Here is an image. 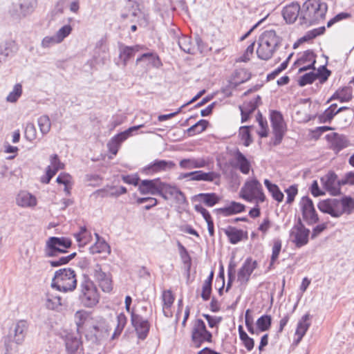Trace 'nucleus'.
<instances>
[{
    "label": "nucleus",
    "mask_w": 354,
    "mask_h": 354,
    "mask_svg": "<svg viewBox=\"0 0 354 354\" xmlns=\"http://www.w3.org/2000/svg\"><path fill=\"white\" fill-rule=\"evenodd\" d=\"M142 47L140 45L128 46L123 44H119V57L124 66H127L128 61L134 57L135 54L140 51Z\"/></svg>",
    "instance_id": "nucleus-21"
},
{
    "label": "nucleus",
    "mask_w": 354,
    "mask_h": 354,
    "mask_svg": "<svg viewBox=\"0 0 354 354\" xmlns=\"http://www.w3.org/2000/svg\"><path fill=\"white\" fill-rule=\"evenodd\" d=\"M239 135L241 140L244 141L243 145L245 147L249 146L252 143V140L250 136V127L243 126L240 127Z\"/></svg>",
    "instance_id": "nucleus-52"
},
{
    "label": "nucleus",
    "mask_w": 354,
    "mask_h": 354,
    "mask_svg": "<svg viewBox=\"0 0 354 354\" xmlns=\"http://www.w3.org/2000/svg\"><path fill=\"white\" fill-rule=\"evenodd\" d=\"M265 186L268 189L269 192L271 193L272 196L274 200H276L277 202L280 203L282 202L284 198L283 194L281 192L279 187L275 185L272 184L269 180L266 179L264 180Z\"/></svg>",
    "instance_id": "nucleus-39"
},
{
    "label": "nucleus",
    "mask_w": 354,
    "mask_h": 354,
    "mask_svg": "<svg viewBox=\"0 0 354 354\" xmlns=\"http://www.w3.org/2000/svg\"><path fill=\"white\" fill-rule=\"evenodd\" d=\"M285 192L287 194L286 203L291 204L294 200L295 196L298 193V187L297 185H292L289 187L285 189Z\"/></svg>",
    "instance_id": "nucleus-56"
},
{
    "label": "nucleus",
    "mask_w": 354,
    "mask_h": 354,
    "mask_svg": "<svg viewBox=\"0 0 354 354\" xmlns=\"http://www.w3.org/2000/svg\"><path fill=\"white\" fill-rule=\"evenodd\" d=\"M77 285L75 273L71 268H62L57 270L52 281V288L66 292L73 290Z\"/></svg>",
    "instance_id": "nucleus-4"
},
{
    "label": "nucleus",
    "mask_w": 354,
    "mask_h": 354,
    "mask_svg": "<svg viewBox=\"0 0 354 354\" xmlns=\"http://www.w3.org/2000/svg\"><path fill=\"white\" fill-rule=\"evenodd\" d=\"M127 7L129 8V13L122 14V18L126 19L129 17H133L138 19L140 17V15L142 14V10L140 9L139 5L136 1L128 0Z\"/></svg>",
    "instance_id": "nucleus-40"
},
{
    "label": "nucleus",
    "mask_w": 354,
    "mask_h": 354,
    "mask_svg": "<svg viewBox=\"0 0 354 354\" xmlns=\"http://www.w3.org/2000/svg\"><path fill=\"white\" fill-rule=\"evenodd\" d=\"M325 30H326V28L324 26L314 29L312 31L309 32L307 35H305L304 37L301 38L300 40L301 41H307L308 39H313L318 35L324 34Z\"/></svg>",
    "instance_id": "nucleus-60"
},
{
    "label": "nucleus",
    "mask_w": 354,
    "mask_h": 354,
    "mask_svg": "<svg viewBox=\"0 0 354 354\" xmlns=\"http://www.w3.org/2000/svg\"><path fill=\"white\" fill-rule=\"evenodd\" d=\"M61 300L62 298L59 296L48 293L46 306L48 309L54 310L62 305Z\"/></svg>",
    "instance_id": "nucleus-48"
},
{
    "label": "nucleus",
    "mask_w": 354,
    "mask_h": 354,
    "mask_svg": "<svg viewBox=\"0 0 354 354\" xmlns=\"http://www.w3.org/2000/svg\"><path fill=\"white\" fill-rule=\"evenodd\" d=\"M144 59L148 60L149 63L155 67H159L161 65V62L159 59V57L156 53H147L142 54L140 57L137 58L136 64H138L139 62Z\"/></svg>",
    "instance_id": "nucleus-43"
},
{
    "label": "nucleus",
    "mask_w": 354,
    "mask_h": 354,
    "mask_svg": "<svg viewBox=\"0 0 354 354\" xmlns=\"http://www.w3.org/2000/svg\"><path fill=\"white\" fill-rule=\"evenodd\" d=\"M225 234L232 244H236L243 239V232L235 227H229L225 230Z\"/></svg>",
    "instance_id": "nucleus-37"
},
{
    "label": "nucleus",
    "mask_w": 354,
    "mask_h": 354,
    "mask_svg": "<svg viewBox=\"0 0 354 354\" xmlns=\"http://www.w3.org/2000/svg\"><path fill=\"white\" fill-rule=\"evenodd\" d=\"M208 124V122L205 120H201L195 124L192 125L187 129L189 136H194L197 133H202L204 131Z\"/></svg>",
    "instance_id": "nucleus-46"
},
{
    "label": "nucleus",
    "mask_w": 354,
    "mask_h": 354,
    "mask_svg": "<svg viewBox=\"0 0 354 354\" xmlns=\"http://www.w3.org/2000/svg\"><path fill=\"white\" fill-rule=\"evenodd\" d=\"M234 158L236 160V166L239 168L240 171L243 174H248L251 165L245 155L237 149L234 153Z\"/></svg>",
    "instance_id": "nucleus-27"
},
{
    "label": "nucleus",
    "mask_w": 354,
    "mask_h": 354,
    "mask_svg": "<svg viewBox=\"0 0 354 354\" xmlns=\"http://www.w3.org/2000/svg\"><path fill=\"white\" fill-rule=\"evenodd\" d=\"M257 120L261 129L258 131V134L261 138L267 137L268 133L267 120L263 118L262 114L259 111L257 115Z\"/></svg>",
    "instance_id": "nucleus-49"
},
{
    "label": "nucleus",
    "mask_w": 354,
    "mask_h": 354,
    "mask_svg": "<svg viewBox=\"0 0 354 354\" xmlns=\"http://www.w3.org/2000/svg\"><path fill=\"white\" fill-rule=\"evenodd\" d=\"M27 330L28 324L26 321L19 320L17 322L14 329L10 330L8 337L5 338L4 344L7 352L12 349L9 344L10 341L15 342L17 344H20L24 342Z\"/></svg>",
    "instance_id": "nucleus-9"
},
{
    "label": "nucleus",
    "mask_w": 354,
    "mask_h": 354,
    "mask_svg": "<svg viewBox=\"0 0 354 354\" xmlns=\"http://www.w3.org/2000/svg\"><path fill=\"white\" fill-rule=\"evenodd\" d=\"M84 278H86V275L84 274ZM82 294L80 295V299H82V302L84 304L85 306H88V296H87V293L88 292V281L85 279L84 281L82 283Z\"/></svg>",
    "instance_id": "nucleus-55"
},
{
    "label": "nucleus",
    "mask_w": 354,
    "mask_h": 354,
    "mask_svg": "<svg viewBox=\"0 0 354 354\" xmlns=\"http://www.w3.org/2000/svg\"><path fill=\"white\" fill-rule=\"evenodd\" d=\"M90 333H93L92 337H90V339H93V337L95 339V342L97 344L100 343V342L107 336V327L105 324V322L103 319L99 322L97 325H93L92 327V330H90Z\"/></svg>",
    "instance_id": "nucleus-25"
},
{
    "label": "nucleus",
    "mask_w": 354,
    "mask_h": 354,
    "mask_svg": "<svg viewBox=\"0 0 354 354\" xmlns=\"http://www.w3.org/2000/svg\"><path fill=\"white\" fill-rule=\"evenodd\" d=\"M17 51L18 46L15 41L6 40L0 43V65L14 57Z\"/></svg>",
    "instance_id": "nucleus-19"
},
{
    "label": "nucleus",
    "mask_w": 354,
    "mask_h": 354,
    "mask_svg": "<svg viewBox=\"0 0 354 354\" xmlns=\"http://www.w3.org/2000/svg\"><path fill=\"white\" fill-rule=\"evenodd\" d=\"M107 49L106 39L104 38H101L97 42L94 50L95 55H93V57L97 62L104 61L106 58Z\"/></svg>",
    "instance_id": "nucleus-33"
},
{
    "label": "nucleus",
    "mask_w": 354,
    "mask_h": 354,
    "mask_svg": "<svg viewBox=\"0 0 354 354\" xmlns=\"http://www.w3.org/2000/svg\"><path fill=\"white\" fill-rule=\"evenodd\" d=\"M175 166V163L171 160H155L143 168V172L147 175H152L156 173L171 170Z\"/></svg>",
    "instance_id": "nucleus-15"
},
{
    "label": "nucleus",
    "mask_w": 354,
    "mask_h": 354,
    "mask_svg": "<svg viewBox=\"0 0 354 354\" xmlns=\"http://www.w3.org/2000/svg\"><path fill=\"white\" fill-rule=\"evenodd\" d=\"M177 43L181 50L188 54H194L195 48L192 44L191 37L182 36L178 38Z\"/></svg>",
    "instance_id": "nucleus-35"
},
{
    "label": "nucleus",
    "mask_w": 354,
    "mask_h": 354,
    "mask_svg": "<svg viewBox=\"0 0 354 354\" xmlns=\"http://www.w3.org/2000/svg\"><path fill=\"white\" fill-rule=\"evenodd\" d=\"M174 301L171 291L165 290L162 293V301L164 308H171Z\"/></svg>",
    "instance_id": "nucleus-58"
},
{
    "label": "nucleus",
    "mask_w": 354,
    "mask_h": 354,
    "mask_svg": "<svg viewBox=\"0 0 354 354\" xmlns=\"http://www.w3.org/2000/svg\"><path fill=\"white\" fill-rule=\"evenodd\" d=\"M245 206L240 203L232 201L224 207L218 208L216 211L224 216H230L245 211Z\"/></svg>",
    "instance_id": "nucleus-24"
},
{
    "label": "nucleus",
    "mask_w": 354,
    "mask_h": 354,
    "mask_svg": "<svg viewBox=\"0 0 354 354\" xmlns=\"http://www.w3.org/2000/svg\"><path fill=\"white\" fill-rule=\"evenodd\" d=\"M301 15L299 17V24L308 27L318 24L325 18L328 6L322 0H306L301 6Z\"/></svg>",
    "instance_id": "nucleus-1"
},
{
    "label": "nucleus",
    "mask_w": 354,
    "mask_h": 354,
    "mask_svg": "<svg viewBox=\"0 0 354 354\" xmlns=\"http://www.w3.org/2000/svg\"><path fill=\"white\" fill-rule=\"evenodd\" d=\"M301 6L297 2H292L286 6L282 10V15L287 24H292L299 19L301 15Z\"/></svg>",
    "instance_id": "nucleus-20"
},
{
    "label": "nucleus",
    "mask_w": 354,
    "mask_h": 354,
    "mask_svg": "<svg viewBox=\"0 0 354 354\" xmlns=\"http://www.w3.org/2000/svg\"><path fill=\"white\" fill-rule=\"evenodd\" d=\"M310 230L307 229L299 218L290 231V241L297 248H301L308 243Z\"/></svg>",
    "instance_id": "nucleus-10"
},
{
    "label": "nucleus",
    "mask_w": 354,
    "mask_h": 354,
    "mask_svg": "<svg viewBox=\"0 0 354 354\" xmlns=\"http://www.w3.org/2000/svg\"><path fill=\"white\" fill-rule=\"evenodd\" d=\"M318 209L332 217L339 218L344 214H350L354 209V200L350 196H344L341 199L327 198L317 204Z\"/></svg>",
    "instance_id": "nucleus-2"
},
{
    "label": "nucleus",
    "mask_w": 354,
    "mask_h": 354,
    "mask_svg": "<svg viewBox=\"0 0 354 354\" xmlns=\"http://www.w3.org/2000/svg\"><path fill=\"white\" fill-rule=\"evenodd\" d=\"M207 161L203 158H185L180 161V168L184 169H192L205 167L207 165Z\"/></svg>",
    "instance_id": "nucleus-26"
},
{
    "label": "nucleus",
    "mask_w": 354,
    "mask_h": 354,
    "mask_svg": "<svg viewBox=\"0 0 354 354\" xmlns=\"http://www.w3.org/2000/svg\"><path fill=\"white\" fill-rule=\"evenodd\" d=\"M143 124L133 126L123 132L119 133L113 136L110 141L107 143V147L110 153L115 156L120 147L121 144L125 141L129 136L132 135V133L135 131L138 130L142 127Z\"/></svg>",
    "instance_id": "nucleus-12"
},
{
    "label": "nucleus",
    "mask_w": 354,
    "mask_h": 354,
    "mask_svg": "<svg viewBox=\"0 0 354 354\" xmlns=\"http://www.w3.org/2000/svg\"><path fill=\"white\" fill-rule=\"evenodd\" d=\"M192 341L194 346L199 348L203 343H211L212 335L206 328L205 322L202 319H196L192 330Z\"/></svg>",
    "instance_id": "nucleus-8"
},
{
    "label": "nucleus",
    "mask_w": 354,
    "mask_h": 354,
    "mask_svg": "<svg viewBox=\"0 0 354 354\" xmlns=\"http://www.w3.org/2000/svg\"><path fill=\"white\" fill-rule=\"evenodd\" d=\"M95 242L90 247V253H109L110 248L107 243L97 233H95Z\"/></svg>",
    "instance_id": "nucleus-31"
},
{
    "label": "nucleus",
    "mask_w": 354,
    "mask_h": 354,
    "mask_svg": "<svg viewBox=\"0 0 354 354\" xmlns=\"http://www.w3.org/2000/svg\"><path fill=\"white\" fill-rule=\"evenodd\" d=\"M93 276L104 292H110L112 290V281L110 275L103 271L99 264H96L94 268Z\"/></svg>",
    "instance_id": "nucleus-17"
},
{
    "label": "nucleus",
    "mask_w": 354,
    "mask_h": 354,
    "mask_svg": "<svg viewBox=\"0 0 354 354\" xmlns=\"http://www.w3.org/2000/svg\"><path fill=\"white\" fill-rule=\"evenodd\" d=\"M194 177L192 180L196 181H207V182H214L216 185L219 184V179L221 177L220 174L215 171L205 172L202 170L194 171L193 174Z\"/></svg>",
    "instance_id": "nucleus-22"
},
{
    "label": "nucleus",
    "mask_w": 354,
    "mask_h": 354,
    "mask_svg": "<svg viewBox=\"0 0 354 354\" xmlns=\"http://www.w3.org/2000/svg\"><path fill=\"white\" fill-rule=\"evenodd\" d=\"M322 184L330 195L337 196L341 194L342 180H337L334 172H328L320 179Z\"/></svg>",
    "instance_id": "nucleus-14"
},
{
    "label": "nucleus",
    "mask_w": 354,
    "mask_h": 354,
    "mask_svg": "<svg viewBox=\"0 0 354 354\" xmlns=\"http://www.w3.org/2000/svg\"><path fill=\"white\" fill-rule=\"evenodd\" d=\"M72 245L71 239L65 236H50L46 243L45 256L48 257H57L59 254L67 252L66 250Z\"/></svg>",
    "instance_id": "nucleus-6"
},
{
    "label": "nucleus",
    "mask_w": 354,
    "mask_h": 354,
    "mask_svg": "<svg viewBox=\"0 0 354 354\" xmlns=\"http://www.w3.org/2000/svg\"><path fill=\"white\" fill-rule=\"evenodd\" d=\"M88 318V313L85 310H78L75 314V322L77 326V330L79 333L84 328V325Z\"/></svg>",
    "instance_id": "nucleus-41"
},
{
    "label": "nucleus",
    "mask_w": 354,
    "mask_h": 354,
    "mask_svg": "<svg viewBox=\"0 0 354 354\" xmlns=\"http://www.w3.org/2000/svg\"><path fill=\"white\" fill-rule=\"evenodd\" d=\"M194 198L203 203L207 207H213L220 201V198L216 193H200L194 196Z\"/></svg>",
    "instance_id": "nucleus-29"
},
{
    "label": "nucleus",
    "mask_w": 354,
    "mask_h": 354,
    "mask_svg": "<svg viewBox=\"0 0 354 354\" xmlns=\"http://www.w3.org/2000/svg\"><path fill=\"white\" fill-rule=\"evenodd\" d=\"M25 138L28 141L34 140L37 137V130L33 123L28 122L25 128Z\"/></svg>",
    "instance_id": "nucleus-54"
},
{
    "label": "nucleus",
    "mask_w": 354,
    "mask_h": 354,
    "mask_svg": "<svg viewBox=\"0 0 354 354\" xmlns=\"http://www.w3.org/2000/svg\"><path fill=\"white\" fill-rule=\"evenodd\" d=\"M168 183L162 182L160 178L153 180H142L139 184L138 190L142 194L158 195L167 200L166 189Z\"/></svg>",
    "instance_id": "nucleus-7"
},
{
    "label": "nucleus",
    "mask_w": 354,
    "mask_h": 354,
    "mask_svg": "<svg viewBox=\"0 0 354 354\" xmlns=\"http://www.w3.org/2000/svg\"><path fill=\"white\" fill-rule=\"evenodd\" d=\"M257 107V105L256 104V102L253 101L245 102L243 103V105L239 106L240 109H242L243 111H245L247 113H249L250 115L255 111Z\"/></svg>",
    "instance_id": "nucleus-64"
},
{
    "label": "nucleus",
    "mask_w": 354,
    "mask_h": 354,
    "mask_svg": "<svg viewBox=\"0 0 354 354\" xmlns=\"http://www.w3.org/2000/svg\"><path fill=\"white\" fill-rule=\"evenodd\" d=\"M99 298L96 287L90 281V307L92 305H96L99 302Z\"/></svg>",
    "instance_id": "nucleus-59"
},
{
    "label": "nucleus",
    "mask_w": 354,
    "mask_h": 354,
    "mask_svg": "<svg viewBox=\"0 0 354 354\" xmlns=\"http://www.w3.org/2000/svg\"><path fill=\"white\" fill-rule=\"evenodd\" d=\"M65 344L66 350L73 353L77 351L81 345V341L73 334H67L65 338Z\"/></svg>",
    "instance_id": "nucleus-36"
},
{
    "label": "nucleus",
    "mask_w": 354,
    "mask_h": 354,
    "mask_svg": "<svg viewBox=\"0 0 354 354\" xmlns=\"http://www.w3.org/2000/svg\"><path fill=\"white\" fill-rule=\"evenodd\" d=\"M72 31V28L70 25H65L62 26L55 35L57 38L58 41L62 42Z\"/></svg>",
    "instance_id": "nucleus-57"
},
{
    "label": "nucleus",
    "mask_w": 354,
    "mask_h": 354,
    "mask_svg": "<svg viewBox=\"0 0 354 354\" xmlns=\"http://www.w3.org/2000/svg\"><path fill=\"white\" fill-rule=\"evenodd\" d=\"M127 318L124 313H120L117 316V326L115 328L114 333L112 335V339H114L119 337L122 333L124 326L127 324Z\"/></svg>",
    "instance_id": "nucleus-44"
},
{
    "label": "nucleus",
    "mask_w": 354,
    "mask_h": 354,
    "mask_svg": "<svg viewBox=\"0 0 354 354\" xmlns=\"http://www.w3.org/2000/svg\"><path fill=\"white\" fill-rule=\"evenodd\" d=\"M87 232V227L86 226H82L80 227V230L78 232L74 234V236L76 239L77 242L78 243L79 247H82L86 245V241H84L82 243L83 239L85 238L84 234Z\"/></svg>",
    "instance_id": "nucleus-62"
},
{
    "label": "nucleus",
    "mask_w": 354,
    "mask_h": 354,
    "mask_svg": "<svg viewBox=\"0 0 354 354\" xmlns=\"http://www.w3.org/2000/svg\"><path fill=\"white\" fill-rule=\"evenodd\" d=\"M281 250V241L279 239H275L272 249V255L270 259V268L272 266L274 263L277 261L279 257L280 251Z\"/></svg>",
    "instance_id": "nucleus-50"
},
{
    "label": "nucleus",
    "mask_w": 354,
    "mask_h": 354,
    "mask_svg": "<svg viewBox=\"0 0 354 354\" xmlns=\"http://www.w3.org/2000/svg\"><path fill=\"white\" fill-rule=\"evenodd\" d=\"M37 5V0H22L20 3L21 12L24 17L32 13Z\"/></svg>",
    "instance_id": "nucleus-42"
},
{
    "label": "nucleus",
    "mask_w": 354,
    "mask_h": 354,
    "mask_svg": "<svg viewBox=\"0 0 354 354\" xmlns=\"http://www.w3.org/2000/svg\"><path fill=\"white\" fill-rule=\"evenodd\" d=\"M316 79H317V75L314 72H310L304 74L300 77L299 80V85L300 86H304L306 84H312Z\"/></svg>",
    "instance_id": "nucleus-53"
},
{
    "label": "nucleus",
    "mask_w": 354,
    "mask_h": 354,
    "mask_svg": "<svg viewBox=\"0 0 354 354\" xmlns=\"http://www.w3.org/2000/svg\"><path fill=\"white\" fill-rule=\"evenodd\" d=\"M299 205L303 219L308 225H313L319 221V216L315 209L313 202L308 196H303Z\"/></svg>",
    "instance_id": "nucleus-11"
},
{
    "label": "nucleus",
    "mask_w": 354,
    "mask_h": 354,
    "mask_svg": "<svg viewBox=\"0 0 354 354\" xmlns=\"http://www.w3.org/2000/svg\"><path fill=\"white\" fill-rule=\"evenodd\" d=\"M37 122L40 131L43 135H46L50 131L51 122L48 115H44L39 117Z\"/></svg>",
    "instance_id": "nucleus-47"
},
{
    "label": "nucleus",
    "mask_w": 354,
    "mask_h": 354,
    "mask_svg": "<svg viewBox=\"0 0 354 354\" xmlns=\"http://www.w3.org/2000/svg\"><path fill=\"white\" fill-rule=\"evenodd\" d=\"M270 120L274 133L273 145L277 146L281 143L284 136L283 116L280 112L272 111L270 113Z\"/></svg>",
    "instance_id": "nucleus-13"
},
{
    "label": "nucleus",
    "mask_w": 354,
    "mask_h": 354,
    "mask_svg": "<svg viewBox=\"0 0 354 354\" xmlns=\"http://www.w3.org/2000/svg\"><path fill=\"white\" fill-rule=\"evenodd\" d=\"M349 145V142L346 136L339 135L337 133L333 134V140H331L332 149L338 153L344 148H346Z\"/></svg>",
    "instance_id": "nucleus-34"
},
{
    "label": "nucleus",
    "mask_w": 354,
    "mask_h": 354,
    "mask_svg": "<svg viewBox=\"0 0 354 354\" xmlns=\"http://www.w3.org/2000/svg\"><path fill=\"white\" fill-rule=\"evenodd\" d=\"M16 203L19 206L23 207H32L37 205V199L30 193L21 191L16 197Z\"/></svg>",
    "instance_id": "nucleus-23"
},
{
    "label": "nucleus",
    "mask_w": 354,
    "mask_h": 354,
    "mask_svg": "<svg viewBox=\"0 0 354 354\" xmlns=\"http://www.w3.org/2000/svg\"><path fill=\"white\" fill-rule=\"evenodd\" d=\"M257 263L252 261L251 258H248L243 263L242 267L239 269L237 274V280L241 284H246L250 280V275L257 268Z\"/></svg>",
    "instance_id": "nucleus-18"
},
{
    "label": "nucleus",
    "mask_w": 354,
    "mask_h": 354,
    "mask_svg": "<svg viewBox=\"0 0 354 354\" xmlns=\"http://www.w3.org/2000/svg\"><path fill=\"white\" fill-rule=\"evenodd\" d=\"M282 39L277 35L275 30H265L259 38V46L257 54L259 59L268 60L281 45Z\"/></svg>",
    "instance_id": "nucleus-3"
},
{
    "label": "nucleus",
    "mask_w": 354,
    "mask_h": 354,
    "mask_svg": "<svg viewBox=\"0 0 354 354\" xmlns=\"http://www.w3.org/2000/svg\"><path fill=\"white\" fill-rule=\"evenodd\" d=\"M353 97V90L351 86L344 87L340 90H337L332 97L328 100H338L341 102H346L350 101Z\"/></svg>",
    "instance_id": "nucleus-32"
},
{
    "label": "nucleus",
    "mask_w": 354,
    "mask_h": 354,
    "mask_svg": "<svg viewBox=\"0 0 354 354\" xmlns=\"http://www.w3.org/2000/svg\"><path fill=\"white\" fill-rule=\"evenodd\" d=\"M22 93V86L20 84L15 85L12 91H11L6 97L9 102H15L19 98Z\"/></svg>",
    "instance_id": "nucleus-51"
},
{
    "label": "nucleus",
    "mask_w": 354,
    "mask_h": 354,
    "mask_svg": "<svg viewBox=\"0 0 354 354\" xmlns=\"http://www.w3.org/2000/svg\"><path fill=\"white\" fill-rule=\"evenodd\" d=\"M310 315L306 313L304 315L301 319L299 321L297 326V329L295 331V335L297 337V343L299 342L302 337L305 335L306 331L310 326V322H309Z\"/></svg>",
    "instance_id": "nucleus-28"
},
{
    "label": "nucleus",
    "mask_w": 354,
    "mask_h": 354,
    "mask_svg": "<svg viewBox=\"0 0 354 354\" xmlns=\"http://www.w3.org/2000/svg\"><path fill=\"white\" fill-rule=\"evenodd\" d=\"M131 321L133 326L137 333L139 339H145L149 331V324L147 320L144 319L140 315L131 313Z\"/></svg>",
    "instance_id": "nucleus-16"
},
{
    "label": "nucleus",
    "mask_w": 354,
    "mask_h": 354,
    "mask_svg": "<svg viewBox=\"0 0 354 354\" xmlns=\"http://www.w3.org/2000/svg\"><path fill=\"white\" fill-rule=\"evenodd\" d=\"M122 179L127 184L139 186L140 178L138 174L122 176Z\"/></svg>",
    "instance_id": "nucleus-63"
},
{
    "label": "nucleus",
    "mask_w": 354,
    "mask_h": 354,
    "mask_svg": "<svg viewBox=\"0 0 354 354\" xmlns=\"http://www.w3.org/2000/svg\"><path fill=\"white\" fill-rule=\"evenodd\" d=\"M315 74L317 75V78L319 79L320 82L324 83L330 76V71H328L326 66H322L318 69L317 73H315Z\"/></svg>",
    "instance_id": "nucleus-61"
},
{
    "label": "nucleus",
    "mask_w": 354,
    "mask_h": 354,
    "mask_svg": "<svg viewBox=\"0 0 354 354\" xmlns=\"http://www.w3.org/2000/svg\"><path fill=\"white\" fill-rule=\"evenodd\" d=\"M272 324V318L270 315H264L260 317L257 320V326L258 328V330L261 332H264L268 330Z\"/></svg>",
    "instance_id": "nucleus-45"
},
{
    "label": "nucleus",
    "mask_w": 354,
    "mask_h": 354,
    "mask_svg": "<svg viewBox=\"0 0 354 354\" xmlns=\"http://www.w3.org/2000/svg\"><path fill=\"white\" fill-rule=\"evenodd\" d=\"M168 195L173 197L179 205L187 203L185 195L175 185H168L166 189V196H168Z\"/></svg>",
    "instance_id": "nucleus-30"
},
{
    "label": "nucleus",
    "mask_w": 354,
    "mask_h": 354,
    "mask_svg": "<svg viewBox=\"0 0 354 354\" xmlns=\"http://www.w3.org/2000/svg\"><path fill=\"white\" fill-rule=\"evenodd\" d=\"M240 196L248 202L256 200L257 202L263 203L266 199L262 185L256 178L248 180L245 183L241 189Z\"/></svg>",
    "instance_id": "nucleus-5"
},
{
    "label": "nucleus",
    "mask_w": 354,
    "mask_h": 354,
    "mask_svg": "<svg viewBox=\"0 0 354 354\" xmlns=\"http://www.w3.org/2000/svg\"><path fill=\"white\" fill-rule=\"evenodd\" d=\"M337 104H331L326 109L324 113L318 115V121L319 123H330L334 116L337 114L335 109H337Z\"/></svg>",
    "instance_id": "nucleus-38"
}]
</instances>
